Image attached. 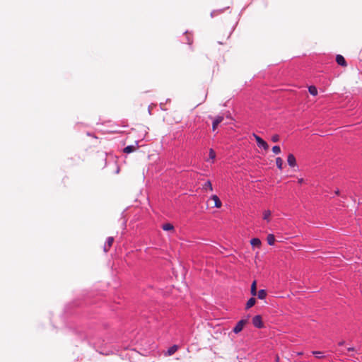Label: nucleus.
Here are the masks:
<instances>
[{"instance_id": "obj_1", "label": "nucleus", "mask_w": 362, "mask_h": 362, "mask_svg": "<svg viewBox=\"0 0 362 362\" xmlns=\"http://www.w3.org/2000/svg\"><path fill=\"white\" fill-rule=\"evenodd\" d=\"M77 334L79 339L87 341L88 344L100 354L108 355L110 354L109 351H105L102 349L101 344L104 340L97 337V332L95 329L89 327L84 330H80L77 332Z\"/></svg>"}, {"instance_id": "obj_2", "label": "nucleus", "mask_w": 362, "mask_h": 362, "mask_svg": "<svg viewBox=\"0 0 362 362\" xmlns=\"http://www.w3.org/2000/svg\"><path fill=\"white\" fill-rule=\"evenodd\" d=\"M253 136L256 140L258 147L262 148L264 150L268 149L269 146L264 140H263L261 137H259L258 135H257L255 134H253Z\"/></svg>"}, {"instance_id": "obj_3", "label": "nucleus", "mask_w": 362, "mask_h": 362, "mask_svg": "<svg viewBox=\"0 0 362 362\" xmlns=\"http://www.w3.org/2000/svg\"><path fill=\"white\" fill-rule=\"evenodd\" d=\"M247 322V320H245V319L240 320V321H238L237 322L236 325L234 327L233 332L235 334H238L239 332H240L243 330V327L245 326V325Z\"/></svg>"}, {"instance_id": "obj_4", "label": "nucleus", "mask_w": 362, "mask_h": 362, "mask_svg": "<svg viewBox=\"0 0 362 362\" xmlns=\"http://www.w3.org/2000/svg\"><path fill=\"white\" fill-rule=\"evenodd\" d=\"M252 324L257 328L263 327V322L260 315H255L252 318Z\"/></svg>"}, {"instance_id": "obj_5", "label": "nucleus", "mask_w": 362, "mask_h": 362, "mask_svg": "<svg viewBox=\"0 0 362 362\" xmlns=\"http://www.w3.org/2000/svg\"><path fill=\"white\" fill-rule=\"evenodd\" d=\"M138 148H139V144H138V141H136L135 142L134 145H129V146H126L124 148L123 151L126 153H130L135 151Z\"/></svg>"}, {"instance_id": "obj_6", "label": "nucleus", "mask_w": 362, "mask_h": 362, "mask_svg": "<svg viewBox=\"0 0 362 362\" xmlns=\"http://www.w3.org/2000/svg\"><path fill=\"white\" fill-rule=\"evenodd\" d=\"M223 120V116L218 115L214 118L212 123V129L215 131L218 125Z\"/></svg>"}, {"instance_id": "obj_7", "label": "nucleus", "mask_w": 362, "mask_h": 362, "mask_svg": "<svg viewBox=\"0 0 362 362\" xmlns=\"http://www.w3.org/2000/svg\"><path fill=\"white\" fill-rule=\"evenodd\" d=\"M114 241V238L112 237H108L104 246H103V250L105 252H107L110 250V247L112 245V243Z\"/></svg>"}, {"instance_id": "obj_8", "label": "nucleus", "mask_w": 362, "mask_h": 362, "mask_svg": "<svg viewBox=\"0 0 362 362\" xmlns=\"http://www.w3.org/2000/svg\"><path fill=\"white\" fill-rule=\"evenodd\" d=\"M336 62L339 66H341L344 67L347 66V63H346L344 57L341 54H337L336 56Z\"/></svg>"}, {"instance_id": "obj_9", "label": "nucleus", "mask_w": 362, "mask_h": 362, "mask_svg": "<svg viewBox=\"0 0 362 362\" xmlns=\"http://www.w3.org/2000/svg\"><path fill=\"white\" fill-rule=\"evenodd\" d=\"M287 163L291 168H293L296 165V158L292 153L288 154L287 158Z\"/></svg>"}, {"instance_id": "obj_10", "label": "nucleus", "mask_w": 362, "mask_h": 362, "mask_svg": "<svg viewBox=\"0 0 362 362\" xmlns=\"http://www.w3.org/2000/svg\"><path fill=\"white\" fill-rule=\"evenodd\" d=\"M211 199L212 200H214V206L216 207V208H220L222 205V203L220 200V199L218 198V197L216 194H214L211 197Z\"/></svg>"}, {"instance_id": "obj_11", "label": "nucleus", "mask_w": 362, "mask_h": 362, "mask_svg": "<svg viewBox=\"0 0 362 362\" xmlns=\"http://www.w3.org/2000/svg\"><path fill=\"white\" fill-rule=\"evenodd\" d=\"M255 303H256V299L254 297L250 298L246 303L245 309L246 310L250 309L255 304Z\"/></svg>"}, {"instance_id": "obj_12", "label": "nucleus", "mask_w": 362, "mask_h": 362, "mask_svg": "<svg viewBox=\"0 0 362 362\" xmlns=\"http://www.w3.org/2000/svg\"><path fill=\"white\" fill-rule=\"evenodd\" d=\"M250 244L253 247H259L261 245V240L257 238H254L250 240Z\"/></svg>"}, {"instance_id": "obj_13", "label": "nucleus", "mask_w": 362, "mask_h": 362, "mask_svg": "<svg viewBox=\"0 0 362 362\" xmlns=\"http://www.w3.org/2000/svg\"><path fill=\"white\" fill-rule=\"evenodd\" d=\"M257 297H258V298H259V299L262 300V299H264V298H266V296H267V291H266V290H264V289H260V290L257 292Z\"/></svg>"}, {"instance_id": "obj_14", "label": "nucleus", "mask_w": 362, "mask_h": 362, "mask_svg": "<svg viewBox=\"0 0 362 362\" xmlns=\"http://www.w3.org/2000/svg\"><path fill=\"white\" fill-rule=\"evenodd\" d=\"M177 349H178V346L173 345L168 349L167 354L168 356H171V355L174 354L177 351Z\"/></svg>"}, {"instance_id": "obj_15", "label": "nucleus", "mask_w": 362, "mask_h": 362, "mask_svg": "<svg viewBox=\"0 0 362 362\" xmlns=\"http://www.w3.org/2000/svg\"><path fill=\"white\" fill-rule=\"evenodd\" d=\"M267 243L269 245H273L275 242V237L273 234H269L267 238Z\"/></svg>"}, {"instance_id": "obj_16", "label": "nucleus", "mask_w": 362, "mask_h": 362, "mask_svg": "<svg viewBox=\"0 0 362 362\" xmlns=\"http://www.w3.org/2000/svg\"><path fill=\"white\" fill-rule=\"evenodd\" d=\"M250 293L253 296H256L257 293L256 281H254L251 285Z\"/></svg>"}, {"instance_id": "obj_17", "label": "nucleus", "mask_w": 362, "mask_h": 362, "mask_svg": "<svg viewBox=\"0 0 362 362\" xmlns=\"http://www.w3.org/2000/svg\"><path fill=\"white\" fill-rule=\"evenodd\" d=\"M228 8L229 7H227V8ZM226 9V8H222V9L214 10L211 13V16L212 18H214V17L218 16V14L223 13Z\"/></svg>"}, {"instance_id": "obj_18", "label": "nucleus", "mask_w": 362, "mask_h": 362, "mask_svg": "<svg viewBox=\"0 0 362 362\" xmlns=\"http://www.w3.org/2000/svg\"><path fill=\"white\" fill-rule=\"evenodd\" d=\"M162 228L163 230H166V231L173 230L174 226L171 223H167L162 226Z\"/></svg>"}, {"instance_id": "obj_19", "label": "nucleus", "mask_w": 362, "mask_h": 362, "mask_svg": "<svg viewBox=\"0 0 362 362\" xmlns=\"http://www.w3.org/2000/svg\"><path fill=\"white\" fill-rule=\"evenodd\" d=\"M308 91L309 93L313 95V96H315L317 95V89L315 86H311L308 88Z\"/></svg>"}, {"instance_id": "obj_20", "label": "nucleus", "mask_w": 362, "mask_h": 362, "mask_svg": "<svg viewBox=\"0 0 362 362\" xmlns=\"http://www.w3.org/2000/svg\"><path fill=\"white\" fill-rule=\"evenodd\" d=\"M203 188L205 190H210V191H212L213 190V187H212V185H211V182L210 180H207L204 185H203Z\"/></svg>"}, {"instance_id": "obj_21", "label": "nucleus", "mask_w": 362, "mask_h": 362, "mask_svg": "<svg viewBox=\"0 0 362 362\" xmlns=\"http://www.w3.org/2000/svg\"><path fill=\"white\" fill-rule=\"evenodd\" d=\"M312 354L313 356H315L317 358H322L325 357L323 352L320 351H313Z\"/></svg>"}, {"instance_id": "obj_22", "label": "nucleus", "mask_w": 362, "mask_h": 362, "mask_svg": "<svg viewBox=\"0 0 362 362\" xmlns=\"http://www.w3.org/2000/svg\"><path fill=\"white\" fill-rule=\"evenodd\" d=\"M270 216L271 211L269 210H265L263 213V219L269 222Z\"/></svg>"}, {"instance_id": "obj_23", "label": "nucleus", "mask_w": 362, "mask_h": 362, "mask_svg": "<svg viewBox=\"0 0 362 362\" xmlns=\"http://www.w3.org/2000/svg\"><path fill=\"white\" fill-rule=\"evenodd\" d=\"M209 159L211 160V163H214V160L216 158V153L213 148L209 149Z\"/></svg>"}, {"instance_id": "obj_24", "label": "nucleus", "mask_w": 362, "mask_h": 362, "mask_svg": "<svg viewBox=\"0 0 362 362\" xmlns=\"http://www.w3.org/2000/svg\"><path fill=\"white\" fill-rule=\"evenodd\" d=\"M276 165L279 170L282 169L283 160L280 157L276 158Z\"/></svg>"}, {"instance_id": "obj_25", "label": "nucleus", "mask_w": 362, "mask_h": 362, "mask_svg": "<svg viewBox=\"0 0 362 362\" xmlns=\"http://www.w3.org/2000/svg\"><path fill=\"white\" fill-rule=\"evenodd\" d=\"M185 34H186V43H187L188 45H191L192 44V39H191V37L189 36V33L188 31H185Z\"/></svg>"}, {"instance_id": "obj_26", "label": "nucleus", "mask_w": 362, "mask_h": 362, "mask_svg": "<svg viewBox=\"0 0 362 362\" xmlns=\"http://www.w3.org/2000/svg\"><path fill=\"white\" fill-rule=\"evenodd\" d=\"M272 151L275 154H279L281 152V148H280V147L279 146H274L272 148Z\"/></svg>"}, {"instance_id": "obj_27", "label": "nucleus", "mask_w": 362, "mask_h": 362, "mask_svg": "<svg viewBox=\"0 0 362 362\" xmlns=\"http://www.w3.org/2000/svg\"><path fill=\"white\" fill-rule=\"evenodd\" d=\"M272 141L274 142H276L278 141L279 140V136L278 135H274L272 136Z\"/></svg>"}, {"instance_id": "obj_28", "label": "nucleus", "mask_w": 362, "mask_h": 362, "mask_svg": "<svg viewBox=\"0 0 362 362\" xmlns=\"http://www.w3.org/2000/svg\"><path fill=\"white\" fill-rule=\"evenodd\" d=\"M151 107H152V106H151V105H149V106H148V111L149 115H151V114H152V113H151Z\"/></svg>"}, {"instance_id": "obj_29", "label": "nucleus", "mask_w": 362, "mask_h": 362, "mask_svg": "<svg viewBox=\"0 0 362 362\" xmlns=\"http://www.w3.org/2000/svg\"><path fill=\"white\" fill-rule=\"evenodd\" d=\"M347 350H348L349 351H354V347H349V348L347 349Z\"/></svg>"}, {"instance_id": "obj_30", "label": "nucleus", "mask_w": 362, "mask_h": 362, "mask_svg": "<svg viewBox=\"0 0 362 362\" xmlns=\"http://www.w3.org/2000/svg\"><path fill=\"white\" fill-rule=\"evenodd\" d=\"M344 341H340V342L339 343V346H342V345H344Z\"/></svg>"}, {"instance_id": "obj_31", "label": "nucleus", "mask_w": 362, "mask_h": 362, "mask_svg": "<svg viewBox=\"0 0 362 362\" xmlns=\"http://www.w3.org/2000/svg\"><path fill=\"white\" fill-rule=\"evenodd\" d=\"M279 357L276 355V361L279 362Z\"/></svg>"}, {"instance_id": "obj_32", "label": "nucleus", "mask_w": 362, "mask_h": 362, "mask_svg": "<svg viewBox=\"0 0 362 362\" xmlns=\"http://www.w3.org/2000/svg\"><path fill=\"white\" fill-rule=\"evenodd\" d=\"M303 180L302 178H300V179H299V180H298V182H299V183H302V182H303Z\"/></svg>"}, {"instance_id": "obj_33", "label": "nucleus", "mask_w": 362, "mask_h": 362, "mask_svg": "<svg viewBox=\"0 0 362 362\" xmlns=\"http://www.w3.org/2000/svg\"><path fill=\"white\" fill-rule=\"evenodd\" d=\"M119 169L117 168V170H116V173H119Z\"/></svg>"}, {"instance_id": "obj_34", "label": "nucleus", "mask_w": 362, "mask_h": 362, "mask_svg": "<svg viewBox=\"0 0 362 362\" xmlns=\"http://www.w3.org/2000/svg\"><path fill=\"white\" fill-rule=\"evenodd\" d=\"M160 107H162V103H160ZM161 109L163 110V107H161Z\"/></svg>"}]
</instances>
